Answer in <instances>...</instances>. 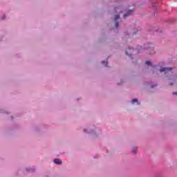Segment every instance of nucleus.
I'll return each instance as SVG.
<instances>
[{
    "label": "nucleus",
    "mask_w": 177,
    "mask_h": 177,
    "mask_svg": "<svg viewBox=\"0 0 177 177\" xmlns=\"http://www.w3.org/2000/svg\"><path fill=\"white\" fill-rule=\"evenodd\" d=\"M173 95H177V93H174Z\"/></svg>",
    "instance_id": "14"
},
{
    "label": "nucleus",
    "mask_w": 177,
    "mask_h": 177,
    "mask_svg": "<svg viewBox=\"0 0 177 177\" xmlns=\"http://www.w3.org/2000/svg\"><path fill=\"white\" fill-rule=\"evenodd\" d=\"M5 15H3V17H2V20H5Z\"/></svg>",
    "instance_id": "11"
},
{
    "label": "nucleus",
    "mask_w": 177,
    "mask_h": 177,
    "mask_svg": "<svg viewBox=\"0 0 177 177\" xmlns=\"http://www.w3.org/2000/svg\"><path fill=\"white\" fill-rule=\"evenodd\" d=\"M135 102H138V99L137 98H134L131 101V103H133V104L135 103Z\"/></svg>",
    "instance_id": "4"
},
{
    "label": "nucleus",
    "mask_w": 177,
    "mask_h": 177,
    "mask_svg": "<svg viewBox=\"0 0 177 177\" xmlns=\"http://www.w3.org/2000/svg\"><path fill=\"white\" fill-rule=\"evenodd\" d=\"M132 10H129L127 14H124L123 17L124 19H127V17H128V16H131V13H132Z\"/></svg>",
    "instance_id": "2"
},
{
    "label": "nucleus",
    "mask_w": 177,
    "mask_h": 177,
    "mask_svg": "<svg viewBox=\"0 0 177 177\" xmlns=\"http://www.w3.org/2000/svg\"><path fill=\"white\" fill-rule=\"evenodd\" d=\"M118 19H120V15H115V21H117V20H118Z\"/></svg>",
    "instance_id": "5"
},
{
    "label": "nucleus",
    "mask_w": 177,
    "mask_h": 177,
    "mask_svg": "<svg viewBox=\"0 0 177 177\" xmlns=\"http://www.w3.org/2000/svg\"><path fill=\"white\" fill-rule=\"evenodd\" d=\"M115 26L116 28H118V26H119L118 21L115 22Z\"/></svg>",
    "instance_id": "7"
},
{
    "label": "nucleus",
    "mask_w": 177,
    "mask_h": 177,
    "mask_svg": "<svg viewBox=\"0 0 177 177\" xmlns=\"http://www.w3.org/2000/svg\"><path fill=\"white\" fill-rule=\"evenodd\" d=\"M171 70L172 68H161L160 72L165 73V74H169V73H171Z\"/></svg>",
    "instance_id": "1"
},
{
    "label": "nucleus",
    "mask_w": 177,
    "mask_h": 177,
    "mask_svg": "<svg viewBox=\"0 0 177 177\" xmlns=\"http://www.w3.org/2000/svg\"><path fill=\"white\" fill-rule=\"evenodd\" d=\"M145 64H147V66H151V62H149V61H147V62H145Z\"/></svg>",
    "instance_id": "6"
},
{
    "label": "nucleus",
    "mask_w": 177,
    "mask_h": 177,
    "mask_svg": "<svg viewBox=\"0 0 177 177\" xmlns=\"http://www.w3.org/2000/svg\"><path fill=\"white\" fill-rule=\"evenodd\" d=\"M138 151V148H134L133 150V153H136Z\"/></svg>",
    "instance_id": "8"
},
{
    "label": "nucleus",
    "mask_w": 177,
    "mask_h": 177,
    "mask_svg": "<svg viewBox=\"0 0 177 177\" xmlns=\"http://www.w3.org/2000/svg\"><path fill=\"white\" fill-rule=\"evenodd\" d=\"M126 55H127V56L129 55V53L128 50H126Z\"/></svg>",
    "instance_id": "10"
},
{
    "label": "nucleus",
    "mask_w": 177,
    "mask_h": 177,
    "mask_svg": "<svg viewBox=\"0 0 177 177\" xmlns=\"http://www.w3.org/2000/svg\"><path fill=\"white\" fill-rule=\"evenodd\" d=\"M149 46H151V44H148Z\"/></svg>",
    "instance_id": "15"
},
{
    "label": "nucleus",
    "mask_w": 177,
    "mask_h": 177,
    "mask_svg": "<svg viewBox=\"0 0 177 177\" xmlns=\"http://www.w3.org/2000/svg\"><path fill=\"white\" fill-rule=\"evenodd\" d=\"M102 63V64H104L105 66H107V62L103 61Z\"/></svg>",
    "instance_id": "9"
},
{
    "label": "nucleus",
    "mask_w": 177,
    "mask_h": 177,
    "mask_svg": "<svg viewBox=\"0 0 177 177\" xmlns=\"http://www.w3.org/2000/svg\"><path fill=\"white\" fill-rule=\"evenodd\" d=\"M169 85H174V83L170 82V83H169Z\"/></svg>",
    "instance_id": "13"
},
{
    "label": "nucleus",
    "mask_w": 177,
    "mask_h": 177,
    "mask_svg": "<svg viewBox=\"0 0 177 177\" xmlns=\"http://www.w3.org/2000/svg\"><path fill=\"white\" fill-rule=\"evenodd\" d=\"M154 53H156L154 51H153L151 55H154Z\"/></svg>",
    "instance_id": "12"
},
{
    "label": "nucleus",
    "mask_w": 177,
    "mask_h": 177,
    "mask_svg": "<svg viewBox=\"0 0 177 177\" xmlns=\"http://www.w3.org/2000/svg\"><path fill=\"white\" fill-rule=\"evenodd\" d=\"M55 164H57V165H61L62 163V160L60 159H54Z\"/></svg>",
    "instance_id": "3"
}]
</instances>
